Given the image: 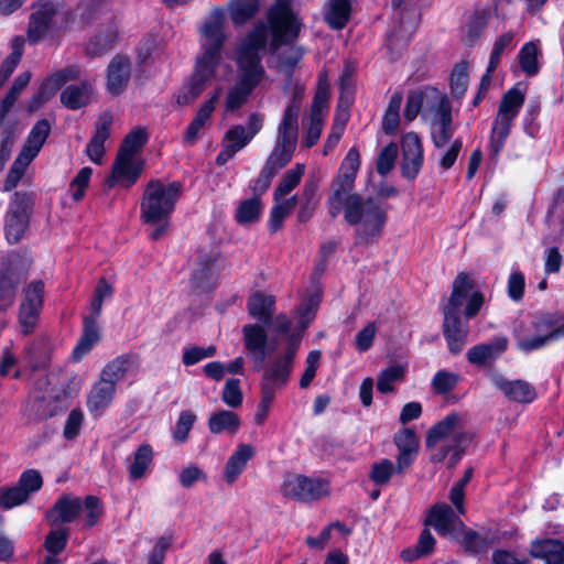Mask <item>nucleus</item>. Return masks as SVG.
<instances>
[{
	"mask_svg": "<svg viewBox=\"0 0 564 564\" xmlns=\"http://www.w3.org/2000/svg\"><path fill=\"white\" fill-rule=\"evenodd\" d=\"M225 41L224 12L217 9L200 29L202 54L196 59L191 78L176 94L178 105L193 104L216 78L221 66V48Z\"/></svg>",
	"mask_w": 564,
	"mask_h": 564,
	"instance_id": "nucleus-1",
	"label": "nucleus"
},
{
	"mask_svg": "<svg viewBox=\"0 0 564 564\" xmlns=\"http://www.w3.org/2000/svg\"><path fill=\"white\" fill-rule=\"evenodd\" d=\"M267 37V25L260 22L254 25L237 46L234 58L238 67V80L227 91L225 99L227 111H235L242 107L252 90L262 80L264 68L261 65V52L265 47Z\"/></svg>",
	"mask_w": 564,
	"mask_h": 564,
	"instance_id": "nucleus-2",
	"label": "nucleus"
},
{
	"mask_svg": "<svg viewBox=\"0 0 564 564\" xmlns=\"http://www.w3.org/2000/svg\"><path fill=\"white\" fill-rule=\"evenodd\" d=\"M421 113L429 124L435 148L446 145L455 133L452 105L447 96L435 87L426 86L408 96L404 117L412 121Z\"/></svg>",
	"mask_w": 564,
	"mask_h": 564,
	"instance_id": "nucleus-3",
	"label": "nucleus"
},
{
	"mask_svg": "<svg viewBox=\"0 0 564 564\" xmlns=\"http://www.w3.org/2000/svg\"><path fill=\"white\" fill-rule=\"evenodd\" d=\"M181 191L178 182L154 180L147 185L140 204V217L144 224L156 227L150 232V239L158 240L165 235Z\"/></svg>",
	"mask_w": 564,
	"mask_h": 564,
	"instance_id": "nucleus-4",
	"label": "nucleus"
},
{
	"mask_svg": "<svg viewBox=\"0 0 564 564\" xmlns=\"http://www.w3.org/2000/svg\"><path fill=\"white\" fill-rule=\"evenodd\" d=\"M341 209L345 220L356 227L359 242L371 243L380 237L388 217L383 200L351 194L344 197Z\"/></svg>",
	"mask_w": 564,
	"mask_h": 564,
	"instance_id": "nucleus-5",
	"label": "nucleus"
},
{
	"mask_svg": "<svg viewBox=\"0 0 564 564\" xmlns=\"http://www.w3.org/2000/svg\"><path fill=\"white\" fill-rule=\"evenodd\" d=\"M458 415L449 414L430 430L426 445L432 462L441 463L451 454L449 465L453 467L462 458L469 437L458 429Z\"/></svg>",
	"mask_w": 564,
	"mask_h": 564,
	"instance_id": "nucleus-6",
	"label": "nucleus"
},
{
	"mask_svg": "<svg viewBox=\"0 0 564 564\" xmlns=\"http://www.w3.org/2000/svg\"><path fill=\"white\" fill-rule=\"evenodd\" d=\"M75 394V391L67 390L54 378L50 380L46 376L35 382V392L25 405V413L31 420H44L51 417L66 408V401Z\"/></svg>",
	"mask_w": 564,
	"mask_h": 564,
	"instance_id": "nucleus-7",
	"label": "nucleus"
},
{
	"mask_svg": "<svg viewBox=\"0 0 564 564\" xmlns=\"http://www.w3.org/2000/svg\"><path fill=\"white\" fill-rule=\"evenodd\" d=\"M51 132V124L46 119L39 120L31 129L26 142L14 160L4 182V191L13 189L24 175L30 163L40 153Z\"/></svg>",
	"mask_w": 564,
	"mask_h": 564,
	"instance_id": "nucleus-8",
	"label": "nucleus"
},
{
	"mask_svg": "<svg viewBox=\"0 0 564 564\" xmlns=\"http://www.w3.org/2000/svg\"><path fill=\"white\" fill-rule=\"evenodd\" d=\"M295 106L284 111L278 128L275 145L265 162V165L276 173L291 161L295 150L299 132L295 124Z\"/></svg>",
	"mask_w": 564,
	"mask_h": 564,
	"instance_id": "nucleus-9",
	"label": "nucleus"
},
{
	"mask_svg": "<svg viewBox=\"0 0 564 564\" xmlns=\"http://www.w3.org/2000/svg\"><path fill=\"white\" fill-rule=\"evenodd\" d=\"M534 334L519 337L517 346L521 351L530 352L540 349L564 337V315L543 314L532 322Z\"/></svg>",
	"mask_w": 564,
	"mask_h": 564,
	"instance_id": "nucleus-10",
	"label": "nucleus"
},
{
	"mask_svg": "<svg viewBox=\"0 0 564 564\" xmlns=\"http://www.w3.org/2000/svg\"><path fill=\"white\" fill-rule=\"evenodd\" d=\"M359 167V151L357 148H351L344 158L332 185L333 192L328 198V212L332 217H336L341 212L344 197L350 195Z\"/></svg>",
	"mask_w": 564,
	"mask_h": 564,
	"instance_id": "nucleus-11",
	"label": "nucleus"
},
{
	"mask_svg": "<svg viewBox=\"0 0 564 564\" xmlns=\"http://www.w3.org/2000/svg\"><path fill=\"white\" fill-rule=\"evenodd\" d=\"M467 301L466 318H473L484 304V295L474 291L471 279L466 273H459L453 282L452 294L443 306V315H458L460 307Z\"/></svg>",
	"mask_w": 564,
	"mask_h": 564,
	"instance_id": "nucleus-12",
	"label": "nucleus"
},
{
	"mask_svg": "<svg viewBox=\"0 0 564 564\" xmlns=\"http://www.w3.org/2000/svg\"><path fill=\"white\" fill-rule=\"evenodd\" d=\"M272 33L271 46L276 48L283 43L293 41L300 32V22L288 2L278 0L268 13Z\"/></svg>",
	"mask_w": 564,
	"mask_h": 564,
	"instance_id": "nucleus-13",
	"label": "nucleus"
},
{
	"mask_svg": "<svg viewBox=\"0 0 564 564\" xmlns=\"http://www.w3.org/2000/svg\"><path fill=\"white\" fill-rule=\"evenodd\" d=\"M284 497L296 501H313L329 494L327 480L318 477H307L299 474L286 475L281 486Z\"/></svg>",
	"mask_w": 564,
	"mask_h": 564,
	"instance_id": "nucleus-14",
	"label": "nucleus"
},
{
	"mask_svg": "<svg viewBox=\"0 0 564 564\" xmlns=\"http://www.w3.org/2000/svg\"><path fill=\"white\" fill-rule=\"evenodd\" d=\"M300 344V337L292 336L285 352L275 357L267 366L261 381L262 388H268L274 392L283 388L291 376L293 361Z\"/></svg>",
	"mask_w": 564,
	"mask_h": 564,
	"instance_id": "nucleus-15",
	"label": "nucleus"
},
{
	"mask_svg": "<svg viewBox=\"0 0 564 564\" xmlns=\"http://www.w3.org/2000/svg\"><path fill=\"white\" fill-rule=\"evenodd\" d=\"M32 198L28 194L15 193L4 220V234L10 243H17L29 226Z\"/></svg>",
	"mask_w": 564,
	"mask_h": 564,
	"instance_id": "nucleus-16",
	"label": "nucleus"
},
{
	"mask_svg": "<svg viewBox=\"0 0 564 564\" xmlns=\"http://www.w3.org/2000/svg\"><path fill=\"white\" fill-rule=\"evenodd\" d=\"M44 284L41 281L32 282L24 291L19 311V324L24 335L32 333L37 324L43 306Z\"/></svg>",
	"mask_w": 564,
	"mask_h": 564,
	"instance_id": "nucleus-17",
	"label": "nucleus"
},
{
	"mask_svg": "<svg viewBox=\"0 0 564 564\" xmlns=\"http://www.w3.org/2000/svg\"><path fill=\"white\" fill-rule=\"evenodd\" d=\"M456 510L445 502L435 503L429 511L427 524L442 536L453 539L463 530V521Z\"/></svg>",
	"mask_w": 564,
	"mask_h": 564,
	"instance_id": "nucleus-18",
	"label": "nucleus"
},
{
	"mask_svg": "<svg viewBox=\"0 0 564 564\" xmlns=\"http://www.w3.org/2000/svg\"><path fill=\"white\" fill-rule=\"evenodd\" d=\"M57 6L51 1H42L33 6L28 26V41L36 44L45 37L54 23Z\"/></svg>",
	"mask_w": 564,
	"mask_h": 564,
	"instance_id": "nucleus-19",
	"label": "nucleus"
},
{
	"mask_svg": "<svg viewBox=\"0 0 564 564\" xmlns=\"http://www.w3.org/2000/svg\"><path fill=\"white\" fill-rule=\"evenodd\" d=\"M401 147L403 153L402 173L405 177L413 180L423 163L421 139L416 133L409 132L402 138Z\"/></svg>",
	"mask_w": 564,
	"mask_h": 564,
	"instance_id": "nucleus-20",
	"label": "nucleus"
},
{
	"mask_svg": "<svg viewBox=\"0 0 564 564\" xmlns=\"http://www.w3.org/2000/svg\"><path fill=\"white\" fill-rule=\"evenodd\" d=\"M245 347L250 354L254 370H260L265 360V346L268 335L258 324H248L242 328Z\"/></svg>",
	"mask_w": 564,
	"mask_h": 564,
	"instance_id": "nucleus-21",
	"label": "nucleus"
},
{
	"mask_svg": "<svg viewBox=\"0 0 564 564\" xmlns=\"http://www.w3.org/2000/svg\"><path fill=\"white\" fill-rule=\"evenodd\" d=\"M142 172V162L137 156L117 155L116 162L112 166V173L109 180L111 186L119 184L124 187H130L139 178Z\"/></svg>",
	"mask_w": 564,
	"mask_h": 564,
	"instance_id": "nucleus-22",
	"label": "nucleus"
},
{
	"mask_svg": "<svg viewBox=\"0 0 564 564\" xmlns=\"http://www.w3.org/2000/svg\"><path fill=\"white\" fill-rule=\"evenodd\" d=\"M220 95L221 87H217L209 98L199 106L185 131L184 140L187 144H194L196 142L199 131L204 129L212 113L215 111Z\"/></svg>",
	"mask_w": 564,
	"mask_h": 564,
	"instance_id": "nucleus-23",
	"label": "nucleus"
},
{
	"mask_svg": "<svg viewBox=\"0 0 564 564\" xmlns=\"http://www.w3.org/2000/svg\"><path fill=\"white\" fill-rule=\"evenodd\" d=\"M131 75V63L127 56L116 55L107 68V90L113 95H120Z\"/></svg>",
	"mask_w": 564,
	"mask_h": 564,
	"instance_id": "nucleus-24",
	"label": "nucleus"
},
{
	"mask_svg": "<svg viewBox=\"0 0 564 564\" xmlns=\"http://www.w3.org/2000/svg\"><path fill=\"white\" fill-rule=\"evenodd\" d=\"M491 382L508 399L514 402L530 403L536 397L533 387L523 380L510 381L500 375H492Z\"/></svg>",
	"mask_w": 564,
	"mask_h": 564,
	"instance_id": "nucleus-25",
	"label": "nucleus"
},
{
	"mask_svg": "<svg viewBox=\"0 0 564 564\" xmlns=\"http://www.w3.org/2000/svg\"><path fill=\"white\" fill-rule=\"evenodd\" d=\"M444 337L452 354H458L467 343L468 324L463 323L458 315H444Z\"/></svg>",
	"mask_w": 564,
	"mask_h": 564,
	"instance_id": "nucleus-26",
	"label": "nucleus"
},
{
	"mask_svg": "<svg viewBox=\"0 0 564 564\" xmlns=\"http://www.w3.org/2000/svg\"><path fill=\"white\" fill-rule=\"evenodd\" d=\"M112 117L109 113L100 116L96 122V130L86 147V154L96 164H100L105 154V142L110 135Z\"/></svg>",
	"mask_w": 564,
	"mask_h": 564,
	"instance_id": "nucleus-27",
	"label": "nucleus"
},
{
	"mask_svg": "<svg viewBox=\"0 0 564 564\" xmlns=\"http://www.w3.org/2000/svg\"><path fill=\"white\" fill-rule=\"evenodd\" d=\"M139 367V359L135 355L127 354L119 356L108 362L102 371L100 378L108 383L116 384L121 381L128 373L134 372Z\"/></svg>",
	"mask_w": 564,
	"mask_h": 564,
	"instance_id": "nucleus-28",
	"label": "nucleus"
},
{
	"mask_svg": "<svg viewBox=\"0 0 564 564\" xmlns=\"http://www.w3.org/2000/svg\"><path fill=\"white\" fill-rule=\"evenodd\" d=\"M507 347V337H496L489 343L471 347L467 352V359L473 365L485 366L498 358L503 351H506Z\"/></svg>",
	"mask_w": 564,
	"mask_h": 564,
	"instance_id": "nucleus-29",
	"label": "nucleus"
},
{
	"mask_svg": "<svg viewBox=\"0 0 564 564\" xmlns=\"http://www.w3.org/2000/svg\"><path fill=\"white\" fill-rule=\"evenodd\" d=\"M82 509L83 505L79 498L68 495L63 496L47 513V521L52 525L72 522L77 518Z\"/></svg>",
	"mask_w": 564,
	"mask_h": 564,
	"instance_id": "nucleus-30",
	"label": "nucleus"
},
{
	"mask_svg": "<svg viewBox=\"0 0 564 564\" xmlns=\"http://www.w3.org/2000/svg\"><path fill=\"white\" fill-rule=\"evenodd\" d=\"M116 393L112 383H108L101 378L91 387L87 398V409L95 415L100 416L104 411L111 404Z\"/></svg>",
	"mask_w": 564,
	"mask_h": 564,
	"instance_id": "nucleus-31",
	"label": "nucleus"
},
{
	"mask_svg": "<svg viewBox=\"0 0 564 564\" xmlns=\"http://www.w3.org/2000/svg\"><path fill=\"white\" fill-rule=\"evenodd\" d=\"M254 448L250 444H239L230 455L225 467V480L235 482L245 470L248 462L253 457Z\"/></svg>",
	"mask_w": 564,
	"mask_h": 564,
	"instance_id": "nucleus-32",
	"label": "nucleus"
},
{
	"mask_svg": "<svg viewBox=\"0 0 564 564\" xmlns=\"http://www.w3.org/2000/svg\"><path fill=\"white\" fill-rule=\"evenodd\" d=\"M241 421L238 414L230 410H220L208 417V429L212 434L234 435L240 429Z\"/></svg>",
	"mask_w": 564,
	"mask_h": 564,
	"instance_id": "nucleus-33",
	"label": "nucleus"
},
{
	"mask_svg": "<svg viewBox=\"0 0 564 564\" xmlns=\"http://www.w3.org/2000/svg\"><path fill=\"white\" fill-rule=\"evenodd\" d=\"M98 317L90 314L84 318V332L83 335L73 350L75 359L82 358L86 355L95 344L100 340V327L98 325Z\"/></svg>",
	"mask_w": 564,
	"mask_h": 564,
	"instance_id": "nucleus-34",
	"label": "nucleus"
},
{
	"mask_svg": "<svg viewBox=\"0 0 564 564\" xmlns=\"http://www.w3.org/2000/svg\"><path fill=\"white\" fill-rule=\"evenodd\" d=\"M530 552L532 556L543 560L545 564L564 563V544L558 540L535 541Z\"/></svg>",
	"mask_w": 564,
	"mask_h": 564,
	"instance_id": "nucleus-35",
	"label": "nucleus"
},
{
	"mask_svg": "<svg viewBox=\"0 0 564 564\" xmlns=\"http://www.w3.org/2000/svg\"><path fill=\"white\" fill-rule=\"evenodd\" d=\"M514 34L512 32H506L501 34L494 43L492 52L490 54L489 63L486 69L485 75L481 78L480 82V89L487 90L490 86L491 80V74L497 68L498 64L500 63V58L503 54V52L512 47Z\"/></svg>",
	"mask_w": 564,
	"mask_h": 564,
	"instance_id": "nucleus-36",
	"label": "nucleus"
},
{
	"mask_svg": "<svg viewBox=\"0 0 564 564\" xmlns=\"http://www.w3.org/2000/svg\"><path fill=\"white\" fill-rule=\"evenodd\" d=\"M91 94L93 87L87 82L69 85L62 91L61 101L66 108L76 110L89 102Z\"/></svg>",
	"mask_w": 564,
	"mask_h": 564,
	"instance_id": "nucleus-37",
	"label": "nucleus"
},
{
	"mask_svg": "<svg viewBox=\"0 0 564 564\" xmlns=\"http://www.w3.org/2000/svg\"><path fill=\"white\" fill-rule=\"evenodd\" d=\"M153 463V448L150 444H141L132 454L131 462L128 466L129 477L131 480H138L145 476L148 469Z\"/></svg>",
	"mask_w": 564,
	"mask_h": 564,
	"instance_id": "nucleus-38",
	"label": "nucleus"
},
{
	"mask_svg": "<svg viewBox=\"0 0 564 564\" xmlns=\"http://www.w3.org/2000/svg\"><path fill=\"white\" fill-rule=\"evenodd\" d=\"M274 304L275 299L273 295L256 292L249 297L247 306L252 317L263 323H269L274 312Z\"/></svg>",
	"mask_w": 564,
	"mask_h": 564,
	"instance_id": "nucleus-39",
	"label": "nucleus"
},
{
	"mask_svg": "<svg viewBox=\"0 0 564 564\" xmlns=\"http://www.w3.org/2000/svg\"><path fill=\"white\" fill-rule=\"evenodd\" d=\"M260 9V0H230L228 13L236 25H242L251 20Z\"/></svg>",
	"mask_w": 564,
	"mask_h": 564,
	"instance_id": "nucleus-40",
	"label": "nucleus"
},
{
	"mask_svg": "<svg viewBox=\"0 0 564 564\" xmlns=\"http://www.w3.org/2000/svg\"><path fill=\"white\" fill-rule=\"evenodd\" d=\"M219 260V253L216 250H212L206 253H202L198 257V261L193 270L192 282L197 286L202 285L208 280L217 269V261Z\"/></svg>",
	"mask_w": 564,
	"mask_h": 564,
	"instance_id": "nucleus-41",
	"label": "nucleus"
},
{
	"mask_svg": "<svg viewBox=\"0 0 564 564\" xmlns=\"http://www.w3.org/2000/svg\"><path fill=\"white\" fill-rule=\"evenodd\" d=\"M351 6L349 0H330L328 10L325 14L326 22L330 28L340 30L343 29L350 17Z\"/></svg>",
	"mask_w": 564,
	"mask_h": 564,
	"instance_id": "nucleus-42",
	"label": "nucleus"
},
{
	"mask_svg": "<svg viewBox=\"0 0 564 564\" xmlns=\"http://www.w3.org/2000/svg\"><path fill=\"white\" fill-rule=\"evenodd\" d=\"M262 212L260 197L253 196L242 200L236 212V220L242 226H249L259 220Z\"/></svg>",
	"mask_w": 564,
	"mask_h": 564,
	"instance_id": "nucleus-43",
	"label": "nucleus"
},
{
	"mask_svg": "<svg viewBox=\"0 0 564 564\" xmlns=\"http://www.w3.org/2000/svg\"><path fill=\"white\" fill-rule=\"evenodd\" d=\"M304 173L305 165L302 163H297L291 170H289L283 175L274 191V200H279L291 193L300 184Z\"/></svg>",
	"mask_w": 564,
	"mask_h": 564,
	"instance_id": "nucleus-44",
	"label": "nucleus"
},
{
	"mask_svg": "<svg viewBox=\"0 0 564 564\" xmlns=\"http://www.w3.org/2000/svg\"><path fill=\"white\" fill-rule=\"evenodd\" d=\"M513 119L497 115L490 137V149L495 154H498L505 145V142L509 135Z\"/></svg>",
	"mask_w": 564,
	"mask_h": 564,
	"instance_id": "nucleus-45",
	"label": "nucleus"
},
{
	"mask_svg": "<svg viewBox=\"0 0 564 564\" xmlns=\"http://www.w3.org/2000/svg\"><path fill=\"white\" fill-rule=\"evenodd\" d=\"M523 102L524 94L517 88H512L503 95L497 115L514 120Z\"/></svg>",
	"mask_w": 564,
	"mask_h": 564,
	"instance_id": "nucleus-46",
	"label": "nucleus"
},
{
	"mask_svg": "<svg viewBox=\"0 0 564 564\" xmlns=\"http://www.w3.org/2000/svg\"><path fill=\"white\" fill-rule=\"evenodd\" d=\"M148 133L144 128L137 127L132 129L124 138L118 154L121 156H137L138 151L145 144Z\"/></svg>",
	"mask_w": 564,
	"mask_h": 564,
	"instance_id": "nucleus-47",
	"label": "nucleus"
},
{
	"mask_svg": "<svg viewBox=\"0 0 564 564\" xmlns=\"http://www.w3.org/2000/svg\"><path fill=\"white\" fill-rule=\"evenodd\" d=\"M296 205V196H292L290 198L283 197L279 200H275V205L272 207L270 215V228L272 231H276L281 228L284 218L291 214Z\"/></svg>",
	"mask_w": 564,
	"mask_h": 564,
	"instance_id": "nucleus-48",
	"label": "nucleus"
},
{
	"mask_svg": "<svg viewBox=\"0 0 564 564\" xmlns=\"http://www.w3.org/2000/svg\"><path fill=\"white\" fill-rule=\"evenodd\" d=\"M79 77V69L76 66L65 67L43 82V86L48 90V94L54 95L64 84Z\"/></svg>",
	"mask_w": 564,
	"mask_h": 564,
	"instance_id": "nucleus-49",
	"label": "nucleus"
},
{
	"mask_svg": "<svg viewBox=\"0 0 564 564\" xmlns=\"http://www.w3.org/2000/svg\"><path fill=\"white\" fill-rule=\"evenodd\" d=\"M395 473L393 462L388 458H382L371 466L369 478L377 486L382 487L389 484Z\"/></svg>",
	"mask_w": 564,
	"mask_h": 564,
	"instance_id": "nucleus-50",
	"label": "nucleus"
},
{
	"mask_svg": "<svg viewBox=\"0 0 564 564\" xmlns=\"http://www.w3.org/2000/svg\"><path fill=\"white\" fill-rule=\"evenodd\" d=\"M404 368L402 366H391L383 369L378 376L377 389L381 393H390L394 389V383L402 380Z\"/></svg>",
	"mask_w": 564,
	"mask_h": 564,
	"instance_id": "nucleus-51",
	"label": "nucleus"
},
{
	"mask_svg": "<svg viewBox=\"0 0 564 564\" xmlns=\"http://www.w3.org/2000/svg\"><path fill=\"white\" fill-rule=\"evenodd\" d=\"M445 145L436 148L438 151L433 154V158H435L442 170L447 171L456 162L463 147V141L460 139H455L446 150L443 149Z\"/></svg>",
	"mask_w": 564,
	"mask_h": 564,
	"instance_id": "nucleus-52",
	"label": "nucleus"
},
{
	"mask_svg": "<svg viewBox=\"0 0 564 564\" xmlns=\"http://www.w3.org/2000/svg\"><path fill=\"white\" fill-rule=\"evenodd\" d=\"M402 98L400 95L392 96L382 119V129L387 134L395 133L400 121V107Z\"/></svg>",
	"mask_w": 564,
	"mask_h": 564,
	"instance_id": "nucleus-53",
	"label": "nucleus"
},
{
	"mask_svg": "<svg viewBox=\"0 0 564 564\" xmlns=\"http://www.w3.org/2000/svg\"><path fill=\"white\" fill-rule=\"evenodd\" d=\"M435 546V539L429 530H423L414 550H404L402 557L412 561L420 556L429 555Z\"/></svg>",
	"mask_w": 564,
	"mask_h": 564,
	"instance_id": "nucleus-54",
	"label": "nucleus"
},
{
	"mask_svg": "<svg viewBox=\"0 0 564 564\" xmlns=\"http://www.w3.org/2000/svg\"><path fill=\"white\" fill-rule=\"evenodd\" d=\"M538 54V47L532 42L525 43L519 53L520 66L529 76L535 75L539 70Z\"/></svg>",
	"mask_w": 564,
	"mask_h": 564,
	"instance_id": "nucleus-55",
	"label": "nucleus"
},
{
	"mask_svg": "<svg viewBox=\"0 0 564 564\" xmlns=\"http://www.w3.org/2000/svg\"><path fill=\"white\" fill-rule=\"evenodd\" d=\"M195 421L196 415L192 411H182L178 415L175 429L173 431L174 441L180 444L185 443L188 438L189 431L192 430Z\"/></svg>",
	"mask_w": 564,
	"mask_h": 564,
	"instance_id": "nucleus-56",
	"label": "nucleus"
},
{
	"mask_svg": "<svg viewBox=\"0 0 564 564\" xmlns=\"http://www.w3.org/2000/svg\"><path fill=\"white\" fill-rule=\"evenodd\" d=\"M251 140L252 139L247 134L246 128L241 124L229 129L224 137V143L236 152L243 149Z\"/></svg>",
	"mask_w": 564,
	"mask_h": 564,
	"instance_id": "nucleus-57",
	"label": "nucleus"
},
{
	"mask_svg": "<svg viewBox=\"0 0 564 564\" xmlns=\"http://www.w3.org/2000/svg\"><path fill=\"white\" fill-rule=\"evenodd\" d=\"M29 495L19 486L3 489L0 495V507L12 509L28 501Z\"/></svg>",
	"mask_w": 564,
	"mask_h": 564,
	"instance_id": "nucleus-58",
	"label": "nucleus"
},
{
	"mask_svg": "<svg viewBox=\"0 0 564 564\" xmlns=\"http://www.w3.org/2000/svg\"><path fill=\"white\" fill-rule=\"evenodd\" d=\"M221 399L229 408H239L242 404V392L239 379H228L221 392Z\"/></svg>",
	"mask_w": 564,
	"mask_h": 564,
	"instance_id": "nucleus-59",
	"label": "nucleus"
},
{
	"mask_svg": "<svg viewBox=\"0 0 564 564\" xmlns=\"http://www.w3.org/2000/svg\"><path fill=\"white\" fill-rule=\"evenodd\" d=\"M113 289L110 283L106 281V279H100L97 283V286L94 292V296L90 302V314L95 316H99L102 308V303L105 300L110 299L112 296Z\"/></svg>",
	"mask_w": 564,
	"mask_h": 564,
	"instance_id": "nucleus-60",
	"label": "nucleus"
},
{
	"mask_svg": "<svg viewBox=\"0 0 564 564\" xmlns=\"http://www.w3.org/2000/svg\"><path fill=\"white\" fill-rule=\"evenodd\" d=\"M453 540L460 542L471 552L478 553L486 549V540L475 531L467 529L465 524L463 525V530L458 536H454Z\"/></svg>",
	"mask_w": 564,
	"mask_h": 564,
	"instance_id": "nucleus-61",
	"label": "nucleus"
},
{
	"mask_svg": "<svg viewBox=\"0 0 564 564\" xmlns=\"http://www.w3.org/2000/svg\"><path fill=\"white\" fill-rule=\"evenodd\" d=\"M398 156V147L395 143H390L384 147L377 160V171L381 175H387L394 166Z\"/></svg>",
	"mask_w": 564,
	"mask_h": 564,
	"instance_id": "nucleus-62",
	"label": "nucleus"
},
{
	"mask_svg": "<svg viewBox=\"0 0 564 564\" xmlns=\"http://www.w3.org/2000/svg\"><path fill=\"white\" fill-rule=\"evenodd\" d=\"M394 444L399 452L417 453L419 440L411 429H404L394 436Z\"/></svg>",
	"mask_w": 564,
	"mask_h": 564,
	"instance_id": "nucleus-63",
	"label": "nucleus"
},
{
	"mask_svg": "<svg viewBox=\"0 0 564 564\" xmlns=\"http://www.w3.org/2000/svg\"><path fill=\"white\" fill-rule=\"evenodd\" d=\"M276 392L261 387V398L254 413V423L262 425L267 420Z\"/></svg>",
	"mask_w": 564,
	"mask_h": 564,
	"instance_id": "nucleus-64",
	"label": "nucleus"
}]
</instances>
